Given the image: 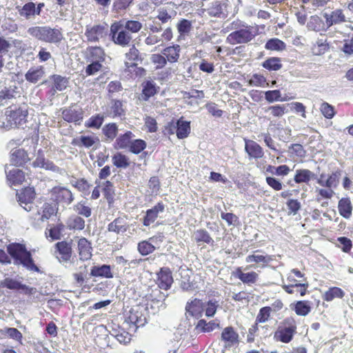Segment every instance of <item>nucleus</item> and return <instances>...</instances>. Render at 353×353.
Listing matches in <instances>:
<instances>
[{
    "label": "nucleus",
    "mask_w": 353,
    "mask_h": 353,
    "mask_svg": "<svg viewBox=\"0 0 353 353\" xmlns=\"http://www.w3.org/2000/svg\"><path fill=\"white\" fill-rule=\"evenodd\" d=\"M218 302L215 300H209L206 303L201 299L194 298L188 301L185 307L187 317H192L199 320L205 312L207 317H213L218 308Z\"/></svg>",
    "instance_id": "f257e3e1"
},
{
    "label": "nucleus",
    "mask_w": 353,
    "mask_h": 353,
    "mask_svg": "<svg viewBox=\"0 0 353 353\" xmlns=\"http://www.w3.org/2000/svg\"><path fill=\"white\" fill-rule=\"evenodd\" d=\"M28 32L39 41L57 45L63 39L62 28H51L50 26H33L29 28Z\"/></svg>",
    "instance_id": "f03ea898"
},
{
    "label": "nucleus",
    "mask_w": 353,
    "mask_h": 353,
    "mask_svg": "<svg viewBox=\"0 0 353 353\" xmlns=\"http://www.w3.org/2000/svg\"><path fill=\"white\" fill-rule=\"evenodd\" d=\"M28 116V110L26 105L12 104L6 109V122H3L2 127L6 129L19 128L27 123Z\"/></svg>",
    "instance_id": "7ed1b4c3"
},
{
    "label": "nucleus",
    "mask_w": 353,
    "mask_h": 353,
    "mask_svg": "<svg viewBox=\"0 0 353 353\" xmlns=\"http://www.w3.org/2000/svg\"><path fill=\"white\" fill-rule=\"evenodd\" d=\"M7 251L16 261H19L28 270L39 272V268L34 264L30 252L28 251L25 245L12 243L8 245Z\"/></svg>",
    "instance_id": "20e7f679"
},
{
    "label": "nucleus",
    "mask_w": 353,
    "mask_h": 353,
    "mask_svg": "<svg viewBox=\"0 0 353 353\" xmlns=\"http://www.w3.org/2000/svg\"><path fill=\"white\" fill-rule=\"evenodd\" d=\"M259 34L258 25L242 24L239 29L232 32L227 37V42L231 45L248 43Z\"/></svg>",
    "instance_id": "39448f33"
},
{
    "label": "nucleus",
    "mask_w": 353,
    "mask_h": 353,
    "mask_svg": "<svg viewBox=\"0 0 353 353\" xmlns=\"http://www.w3.org/2000/svg\"><path fill=\"white\" fill-rule=\"evenodd\" d=\"M296 321L293 316L285 318L279 325L274 334L276 341L288 343L296 334Z\"/></svg>",
    "instance_id": "423d86ee"
},
{
    "label": "nucleus",
    "mask_w": 353,
    "mask_h": 353,
    "mask_svg": "<svg viewBox=\"0 0 353 353\" xmlns=\"http://www.w3.org/2000/svg\"><path fill=\"white\" fill-rule=\"evenodd\" d=\"M110 35L113 42L122 47L128 46L132 39L131 34L123 27V21H119L112 23Z\"/></svg>",
    "instance_id": "0eeeda50"
},
{
    "label": "nucleus",
    "mask_w": 353,
    "mask_h": 353,
    "mask_svg": "<svg viewBox=\"0 0 353 353\" xmlns=\"http://www.w3.org/2000/svg\"><path fill=\"white\" fill-rule=\"evenodd\" d=\"M148 313V309L144 305L137 304L130 310L125 321L136 327H143L147 323Z\"/></svg>",
    "instance_id": "6e6552de"
},
{
    "label": "nucleus",
    "mask_w": 353,
    "mask_h": 353,
    "mask_svg": "<svg viewBox=\"0 0 353 353\" xmlns=\"http://www.w3.org/2000/svg\"><path fill=\"white\" fill-rule=\"evenodd\" d=\"M58 212V205L55 203L46 202L41 208V212L38 211L37 214L41 215L37 220L36 218L31 217L32 225L34 228L39 227V221L44 222L49 220L52 216L57 214Z\"/></svg>",
    "instance_id": "1a4fd4ad"
},
{
    "label": "nucleus",
    "mask_w": 353,
    "mask_h": 353,
    "mask_svg": "<svg viewBox=\"0 0 353 353\" xmlns=\"http://www.w3.org/2000/svg\"><path fill=\"white\" fill-rule=\"evenodd\" d=\"M50 193L52 199L57 205L59 203L69 205L74 200L72 192L65 187L54 186L51 189Z\"/></svg>",
    "instance_id": "9d476101"
},
{
    "label": "nucleus",
    "mask_w": 353,
    "mask_h": 353,
    "mask_svg": "<svg viewBox=\"0 0 353 353\" xmlns=\"http://www.w3.org/2000/svg\"><path fill=\"white\" fill-rule=\"evenodd\" d=\"M84 112L81 107L72 104L62 111V118L68 123L80 124L83 119Z\"/></svg>",
    "instance_id": "9b49d317"
},
{
    "label": "nucleus",
    "mask_w": 353,
    "mask_h": 353,
    "mask_svg": "<svg viewBox=\"0 0 353 353\" xmlns=\"http://www.w3.org/2000/svg\"><path fill=\"white\" fill-rule=\"evenodd\" d=\"M54 254L61 263L69 261L72 254V249L70 243L66 241H61L55 243Z\"/></svg>",
    "instance_id": "f8f14e48"
},
{
    "label": "nucleus",
    "mask_w": 353,
    "mask_h": 353,
    "mask_svg": "<svg viewBox=\"0 0 353 353\" xmlns=\"http://www.w3.org/2000/svg\"><path fill=\"white\" fill-rule=\"evenodd\" d=\"M173 282L172 273L169 268H161L157 273L156 283L160 289L168 290Z\"/></svg>",
    "instance_id": "ddd939ff"
},
{
    "label": "nucleus",
    "mask_w": 353,
    "mask_h": 353,
    "mask_svg": "<svg viewBox=\"0 0 353 353\" xmlns=\"http://www.w3.org/2000/svg\"><path fill=\"white\" fill-rule=\"evenodd\" d=\"M107 34L105 25L97 24L92 26H86L85 36L89 42H99Z\"/></svg>",
    "instance_id": "4468645a"
},
{
    "label": "nucleus",
    "mask_w": 353,
    "mask_h": 353,
    "mask_svg": "<svg viewBox=\"0 0 353 353\" xmlns=\"http://www.w3.org/2000/svg\"><path fill=\"white\" fill-rule=\"evenodd\" d=\"M77 240V250L81 261H88L91 259L92 256V243L85 237H76Z\"/></svg>",
    "instance_id": "2eb2a0df"
},
{
    "label": "nucleus",
    "mask_w": 353,
    "mask_h": 353,
    "mask_svg": "<svg viewBox=\"0 0 353 353\" xmlns=\"http://www.w3.org/2000/svg\"><path fill=\"white\" fill-rule=\"evenodd\" d=\"M30 160L28 152L23 148H16L10 153V163L16 167H23Z\"/></svg>",
    "instance_id": "dca6fc26"
},
{
    "label": "nucleus",
    "mask_w": 353,
    "mask_h": 353,
    "mask_svg": "<svg viewBox=\"0 0 353 353\" xmlns=\"http://www.w3.org/2000/svg\"><path fill=\"white\" fill-rule=\"evenodd\" d=\"M163 239V234L159 233L158 235H155L149 238L148 240H144L139 242L137 245L139 252L142 256H146L152 253L156 250V248L150 241L157 242L159 241L162 242Z\"/></svg>",
    "instance_id": "f3484780"
},
{
    "label": "nucleus",
    "mask_w": 353,
    "mask_h": 353,
    "mask_svg": "<svg viewBox=\"0 0 353 353\" xmlns=\"http://www.w3.org/2000/svg\"><path fill=\"white\" fill-rule=\"evenodd\" d=\"M232 275L239 279L243 283L248 285L256 283L259 280V274L256 272H244L243 267L236 268L232 272Z\"/></svg>",
    "instance_id": "a211bd4d"
},
{
    "label": "nucleus",
    "mask_w": 353,
    "mask_h": 353,
    "mask_svg": "<svg viewBox=\"0 0 353 353\" xmlns=\"http://www.w3.org/2000/svg\"><path fill=\"white\" fill-rule=\"evenodd\" d=\"M165 210V205L163 202L157 203L151 209H148L145 212V214L143 218L142 223L144 226H150L158 218L159 214L163 212Z\"/></svg>",
    "instance_id": "6ab92c4d"
},
{
    "label": "nucleus",
    "mask_w": 353,
    "mask_h": 353,
    "mask_svg": "<svg viewBox=\"0 0 353 353\" xmlns=\"http://www.w3.org/2000/svg\"><path fill=\"white\" fill-rule=\"evenodd\" d=\"M85 58L88 61H95L102 63L105 60V52L101 47L89 46L86 48Z\"/></svg>",
    "instance_id": "aec40b11"
},
{
    "label": "nucleus",
    "mask_w": 353,
    "mask_h": 353,
    "mask_svg": "<svg viewBox=\"0 0 353 353\" xmlns=\"http://www.w3.org/2000/svg\"><path fill=\"white\" fill-rule=\"evenodd\" d=\"M221 339L226 347H231L239 343V334L232 326L226 327L223 330Z\"/></svg>",
    "instance_id": "412c9836"
},
{
    "label": "nucleus",
    "mask_w": 353,
    "mask_h": 353,
    "mask_svg": "<svg viewBox=\"0 0 353 353\" xmlns=\"http://www.w3.org/2000/svg\"><path fill=\"white\" fill-rule=\"evenodd\" d=\"M245 150L250 158L261 159L264 155V152L261 146L253 140L244 139Z\"/></svg>",
    "instance_id": "4be33fe9"
},
{
    "label": "nucleus",
    "mask_w": 353,
    "mask_h": 353,
    "mask_svg": "<svg viewBox=\"0 0 353 353\" xmlns=\"http://www.w3.org/2000/svg\"><path fill=\"white\" fill-rule=\"evenodd\" d=\"M134 137V134L130 130L123 134H120L115 139L113 144L114 148L115 150H128Z\"/></svg>",
    "instance_id": "5701e85b"
},
{
    "label": "nucleus",
    "mask_w": 353,
    "mask_h": 353,
    "mask_svg": "<svg viewBox=\"0 0 353 353\" xmlns=\"http://www.w3.org/2000/svg\"><path fill=\"white\" fill-rule=\"evenodd\" d=\"M0 287L3 288H6L9 290H21L26 294H31L32 292V288H29L26 285L22 284L17 280L11 278H6L4 280L1 281Z\"/></svg>",
    "instance_id": "b1692460"
},
{
    "label": "nucleus",
    "mask_w": 353,
    "mask_h": 353,
    "mask_svg": "<svg viewBox=\"0 0 353 353\" xmlns=\"http://www.w3.org/2000/svg\"><path fill=\"white\" fill-rule=\"evenodd\" d=\"M181 47L178 44L168 46L162 50V54L170 63L178 62L180 58Z\"/></svg>",
    "instance_id": "393cba45"
},
{
    "label": "nucleus",
    "mask_w": 353,
    "mask_h": 353,
    "mask_svg": "<svg viewBox=\"0 0 353 353\" xmlns=\"http://www.w3.org/2000/svg\"><path fill=\"white\" fill-rule=\"evenodd\" d=\"M291 309L296 315L301 316H307L312 310L311 302L309 301H297L290 305Z\"/></svg>",
    "instance_id": "a878e982"
},
{
    "label": "nucleus",
    "mask_w": 353,
    "mask_h": 353,
    "mask_svg": "<svg viewBox=\"0 0 353 353\" xmlns=\"http://www.w3.org/2000/svg\"><path fill=\"white\" fill-rule=\"evenodd\" d=\"M352 204L348 197L341 198L339 201L338 210L339 214L346 219H349L352 214Z\"/></svg>",
    "instance_id": "bb28decb"
},
{
    "label": "nucleus",
    "mask_w": 353,
    "mask_h": 353,
    "mask_svg": "<svg viewBox=\"0 0 353 353\" xmlns=\"http://www.w3.org/2000/svg\"><path fill=\"white\" fill-rule=\"evenodd\" d=\"M175 127H176V134L179 139H183L190 134V122L183 120V117L176 121Z\"/></svg>",
    "instance_id": "cd10ccee"
},
{
    "label": "nucleus",
    "mask_w": 353,
    "mask_h": 353,
    "mask_svg": "<svg viewBox=\"0 0 353 353\" xmlns=\"http://www.w3.org/2000/svg\"><path fill=\"white\" fill-rule=\"evenodd\" d=\"M90 275L94 277H102L106 279L113 278L110 265H94L90 270Z\"/></svg>",
    "instance_id": "c85d7f7f"
},
{
    "label": "nucleus",
    "mask_w": 353,
    "mask_h": 353,
    "mask_svg": "<svg viewBox=\"0 0 353 353\" xmlns=\"http://www.w3.org/2000/svg\"><path fill=\"white\" fill-rule=\"evenodd\" d=\"M119 132L116 123H108L102 128V134L104 136V141L112 142L117 139Z\"/></svg>",
    "instance_id": "c756f323"
},
{
    "label": "nucleus",
    "mask_w": 353,
    "mask_h": 353,
    "mask_svg": "<svg viewBox=\"0 0 353 353\" xmlns=\"http://www.w3.org/2000/svg\"><path fill=\"white\" fill-rule=\"evenodd\" d=\"M126 61L125 65L128 68H134L137 65V61H141L139 50L133 45L125 54Z\"/></svg>",
    "instance_id": "7c9ffc66"
},
{
    "label": "nucleus",
    "mask_w": 353,
    "mask_h": 353,
    "mask_svg": "<svg viewBox=\"0 0 353 353\" xmlns=\"http://www.w3.org/2000/svg\"><path fill=\"white\" fill-rule=\"evenodd\" d=\"M128 229V224L126 220L122 217L116 218L108 225V231L114 232L116 234L124 233L127 231Z\"/></svg>",
    "instance_id": "2f4dec72"
},
{
    "label": "nucleus",
    "mask_w": 353,
    "mask_h": 353,
    "mask_svg": "<svg viewBox=\"0 0 353 353\" xmlns=\"http://www.w3.org/2000/svg\"><path fill=\"white\" fill-rule=\"evenodd\" d=\"M274 259V255H268V254H249L245 258V261L247 263L254 262L256 263H262L261 268H265L268 265V264L272 262Z\"/></svg>",
    "instance_id": "473e14b6"
},
{
    "label": "nucleus",
    "mask_w": 353,
    "mask_h": 353,
    "mask_svg": "<svg viewBox=\"0 0 353 353\" xmlns=\"http://www.w3.org/2000/svg\"><path fill=\"white\" fill-rule=\"evenodd\" d=\"M159 87L152 81H146L142 83L141 97L143 100L148 101L158 92Z\"/></svg>",
    "instance_id": "72a5a7b5"
},
{
    "label": "nucleus",
    "mask_w": 353,
    "mask_h": 353,
    "mask_svg": "<svg viewBox=\"0 0 353 353\" xmlns=\"http://www.w3.org/2000/svg\"><path fill=\"white\" fill-rule=\"evenodd\" d=\"M194 241L198 245H201L202 243L213 245L214 243V241L205 229L196 230L194 233Z\"/></svg>",
    "instance_id": "f704fd0d"
},
{
    "label": "nucleus",
    "mask_w": 353,
    "mask_h": 353,
    "mask_svg": "<svg viewBox=\"0 0 353 353\" xmlns=\"http://www.w3.org/2000/svg\"><path fill=\"white\" fill-rule=\"evenodd\" d=\"M6 177L11 185H21L26 179L24 172L19 169H13L9 171Z\"/></svg>",
    "instance_id": "c9c22d12"
},
{
    "label": "nucleus",
    "mask_w": 353,
    "mask_h": 353,
    "mask_svg": "<svg viewBox=\"0 0 353 353\" xmlns=\"http://www.w3.org/2000/svg\"><path fill=\"white\" fill-rule=\"evenodd\" d=\"M219 327V323L216 320L207 322L203 319H200L195 325V330L199 332H210Z\"/></svg>",
    "instance_id": "e433bc0d"
},
{
    "label": "nucleus",
    "mask_w": 353,
    "mask_h": 353,
    "mask_svg": "<svg viewBox=\"0 0 353 353\" xmlns=\"http://www.w3.org/2000/svg\"><path fill=\"white\" fill-rule=\"evenodd\" d=\"M85 225L84 219L77 215L70 216L66 221V228L70 230L81 231L84 229Z\"/></svg>",
    "instance_id": "4c0bfd02"
},
{
    "label": "nucleus",
    "mask_w": 353,
    "mask_h": 353,
    "mask_svg": "<svg viewBox=\"0 0 353 353\" xmlns=\"http://www.w3.org/2000/svg\"><path fill=\"white\" fill-rule=\"evenodd\" d=\"M98 141L99 139L97 137L92 136H81L79 137L74 138L71 141V144L79 148L85 147L89 148Z\"/></svg>",
    "instance_id": "58836bf2"
},
{
    "label": "nucleus",
    "mask_w": 353,
    "mask_h": 353,
    "mask_svg": "<svg viewBox=\"0 0 353 353\" xmlns=\"http://www.w3.org/2000/svg\"><path fill=\"white\" fill-rule=\"evenodd\" d=\"M17 200L20 203H30L33 201L35 198V192L34 188L26 187L21 190L17 193Z\"/></svg>",
    "instance_id": "ea45409f"
},
{
    "label": "nucleus",
    "mask_w": 353,
    "mask_h": 353,
    "mask_svg": "<svg viewBox=\"0 0 353 353\" xmlns=\"http://www.w3.org/2000/svg\"><path fill=\"white\" fill-rule=\"evenodd\" d=\"M113 165L119 169H126L130 165L129 157L122 152H117L112 157Z\"/></svg>",
    "instance_id": "a19ab883"
},
{
    "label": "nucleus",
    "mask_w": 353,
    "mask_h": 353,
    "mask_svg": "<svg viewBox=\"0 0 353 353\" xmlns=\"http://www.w3.org/2000/svg\"><path fill=\"white\" fill-rule=\"evenodd\" d=\"M314 176V174L307 169H299L296 170L294 181L296 183H308Z\"/></svg>",
    "instance_id": "79ce46f5"
},
{
    "label": "nucleus",
    "mask_w": 353,
    "mask_h": 353,
    "mask_svg": "<svg viewBox=\"0 0 353 353\" xmlns=\"http://www.w3.org/2000/svg\"><path fill=\"white\" fill-rule=\"evenodd\" d=\"M44 75V70L42 66L31 68L25 74L26 79L32 83H36Z\"/></svg>",
    "instance_id": "37998d69"
},
{
    "label": "nucleus",
    "mask_w": 353,
    "mask_h": 353,
    "mask_svg": "<svg viewBox=\"0 0 353 353\" xmlns=\"http://www.w3.org/2000/svg\"><path fill=\"white\" fill-rule=\"evenodd\" d=\"M176 28L179 33L177 40L180 41L181 39H184L190 32L192 30V23L188 19H182L176 24Z\"/></svg>",
    "instance_id": "c03bdc74"
},
{
    "label": "nucleus",
    "mask_w": 353,
    "mask_h": 353,
    "mask_svg": "<svg viewBox=\"0 0 353 353\" xmlns=\"http://www.w3.org/2000/svg\"><path fill=\"white\" fill-rule=\"evenodd\" d=\"M50 79L53 83L52 88L54 91L64 90L68 85V78L62 77L59 74H53L50 76Z\"/></svg>",
    "instance_id": "a18cd8bd"
},
{
    "label": "nucleus",
    "mask_w": 353,
    "mask_h": 353,
    "mask_svg": "<svg viewBox=\"0 0 353 353\" xmlns=\"http://www.w3.org/2000/svg\"><path fill=\"white\" fill-rule=\"evenodd\" d=\"M102 193L104 198L107 200L109 205L113 204L114 199V190L112 183L110 181H105L102 183Z\"/></svg>",
    "instance_id": "49530a36"
},
{
    "label": "nucleus",
    "mask_w": 353,
    "mask_h": 353,
    "mask_svg": "<svg viewBox=\"0 0 353 353\" xmlns=\"http://www.w3.org/2000/svg\"><path fill=\"white\" fill-rule=\"evenodd\" d=\"M345 295L344 291L339 287L330 288L323 295L324 301L330 302L334 299H342Z\"/></svg>",
    "instance_id": "de8ad7c7"
},
{
    "label": "nucleus",
    "mask_w": 353,
    "mask_h": 353,
    "mask_svg": "<svg viewBox=\"0 0 353 353\" xmlns=\"http://www.w3.org/2000/svg\"><path fill=\"white\" fill-rule=\"evenodd\" d=\"M330 46L327 39H319L312 46L311 50L314 55H321L327 52Z\"/></svg>",
    "instance_id": "09e8293b"
},
{
    "label": "nucleus",
    "mask_w": 353,
    "mask_h": 353,
    "mask_svg": "<svg viewBox=\"0 0 353 353\" xmlns=\"http://www.w3.org/2000/svg\"><path fill=\"white\" fill-rule=\"evenodd\" d=\"M104 114H96L92 115L85 122V126L88 128L99 130L101 127L104 121Z\"/></svg>",
    "instance_id": "8fccbe9b"
},
{
    "label": "nucleus",
    "mask_w": 353,
    "mask_h": 353,
    "mask_svg": "<svg viewBox=\"0 0 353 353\" xmlns=\"http://www.w3.org/2000/svg\"><path fill=\"white\" fill-rule=\"evenodd\" d=\"M281 61L279 57H270L262 63V66L270 71H277L283 66Z\"/></svg>",
    "instance_id": "3c124183"
},
{
    "label": "nucleus",
    "mask_w": 353,
    "mask_h": 353,
    "mask_svg": "<svg viewBox=\"0 0 353 353\" xmlns=\"http://www.w3.org/2000/svg\"><path fill=\"white\" fill-rule=\"evenodd\" d=\"M123 21V27L130 34H135L139 32L143 26L142 23L136 20H121Z\"/></svg>",
    "instance_id": "603ef678"
},
{
    "label": "nucleus",
    "mask_w": 353,
    "mask_h": 353,
    "mask_svg": "<svg viewBox=\"0 0 353 353\" xmlns=\"http://www.w3.org/2000/svg\"><path fill=\"white\" fill-rule=\"evenodd\" d=\"M266 171L276 176H285L290 172L291 170L287 165H281L277 167L268 165L266 168Z\"/></svg>",
    "instance_id": "864d4df0"
},
{
    "label": "nucleus",
    "mask_w": 353,
    "mask_h": 353,
    "mask_svg": "<svg viewBox=\"0 0 353 353\" xmlns=\"http://www.w3.org/2000/svg\"><path fill=\"white\" fill-rule=\"evenodd\" d=\"M146 147L147 143L144 140L141 139H132L128 150L134 154H139L143 152Z\"/></svg>",
    "instance_id": "5fc2aeb1"
},
{
    "label": "nucleus",
    "mask_w": 353,
    "mask_h": 353,
    "mask_svg": "<svg viewBox=\"0 0 353 353\" xmlns=\"http://www.w3.org/2000/svg\"><path fill=\"white\" fill-rule=\"evenodd\" d=\"M265 48L270 50L282 51L285 49L286 45L279 39L273 38L266 42Z\"/></svg>",
    "instance_id": "6e6d98bb"
},
{
    "label": "nucleus",
    "mask_w": 353,
    "mask_h": 353,
    "mask_svg": "<svg viewBox=\"0 0 353 353\" xmlns=\"http://www.w3.org/2000/svg\"><path fill=\"white\" fill-rule=\"evenodd\" d=\"M340 175L341 172L339 170L336 171L328 176L325 183H323L322 180L319 179L318 181V183H319L322 186H325L328 188L336 187L339 183V179Z\"/></svg>",
    "instance_id": "4d7b16f0"
},
{
    "label": "nucleus",
    "mask_w": 353,
    "mask_h": 353,
    "mask_svg": "<svg viewBox=\"0 0 353 353\" xmlns=\"http://www.w3.org/2000/svg\"><path fill=\"white\" fill-rule=\"evenodd\" d=\"M272 307L270 306H265L261 307L255 319L259 323H263L268 321L271 317Z\"/></svg>",
    "instance_id": "13d9d810"
},
{
    "label": "nucleus",
    "mask_w": 353,
    "mask_h": 353,
    "mask_svg": "<svg viewBox=\"0 0 353 353\" xmlns=\"http://www.w3.org/2000/svg\"><path fill=\"white\" fill-rule=\"evenodd\" d=\"M74 186L81 192H82L85 196H88L90 193V188L92 185H90L87 180L85 179H79L75 181Z\"/></svg>",
    "instance_id": "bf43d9fd"
},
{
    "label": "nucleus",
    "mask_w": 353,
    "mask_h": 353,
    "mask_svg": "<svg viewBox=\"0 0 353 353\" xmlns=\"http://www.w3.org/2000/svg\"><path fill=\"white\" fill-rule=\"evenodd\" d=\"M320 111L322 114L328 119H332L335 114L336 111L334 107L327 102H323L320 106Z\"/></svg>",
    "instance_id": "052dcab7"
},
{
    "label": "nucleus",
    "mask_w": 353,
    "mask_h": 353,
    "mask_svg": "<svg viewBox=\"0 0 353 353\" xmlns=\"http://www.w3.org/2000/svg\"><path fill=\"white\" fill-rule=\"evenodd\" d=\"M248 83L250 85L256 87H264L265 85H268L266 83L265 77L261 74H254L248 81Z\"/></svg>",
    "instance_id": "680f3d73"
},
{
    "label": "nucleus",
    "mask_w": 353,
    "mask_h": 353,
    "mask_svg": "<svg viewBox=\"0 0 353 353\" xmlns=\"http://www.w3.org/2000/svg\"><path fill=\"white\" fill-rule=\"evenodd\" d=\"M287 281L288 282V284H284L282 285V288L284 290V291L289 294H292L295 292V290L294 288L297 286L299 284H301V283H299L297 280L295 279L294 276L288 275L287 277Z\"/></svg>",
    "instance_id": "e2e57ef3"
},
{
    "label": "nucleus",
    "mask_w": 353,
    "mask_h": 353,
    "mask_svg": "<svg viewBox=\"0 0 353 353\" xmlns=\"http://www.w3.org/2000/svg\"><path fill=\"white\" fill-rule=\"evenodd\" d=\"M266 111H270V114L274 117H281L287 112L286 107L284 104L270 106Z\"/></svg>",
    "instance_id": "0e129e2a"
},
{
    "label": "nucleus",
    "mask_w": 353,
    "mask_h": 353,
    "mask_svg": "<svg viewBox=\"0 0 353 353\" xmlns=\"http://www.w3.org/2000/svg\"><path fill=\"white\" fill-rule=\"evenodd\" d=\"M150 59L152 63L155 65V68L157 70L163 68L168 63L163 54H152Z\"/></svg>",
    "instance_id": "69168bd1"
},
{
    "label": "nucleus",
    "mask_w": 353,
    "mask_h": 353,
    "mask_svg": "<svg viewBox=\"0 0 353 353\" xmlns=\"http://www.w3.org/2000/svg\"><path fill=\"white\" fill-rule=\"evenodd\" d=\"M310 27L316 32L326 30L325 28L324 22L319 17L316 15L311 17L310 21Z\"/></svg>",
    "instance_id": "338daca9"
},
{
    "label": "nucleus",
    "mask_w": 353,
    "mask_h": 353,
    "mask_svg": "<svg viewBox=\"0 0 353 353\" xmlns=\"http://www.w3.org/2000/svg\"><path fill=\"white\" fill-rule=\"evenodd\" d=\"M19 14L26 19H29L31 16L35 15L34 3L33 2H28L24 4L19 10Z\"/></svg>",
    "instance_id": "774afa93"
}]
</instances>
